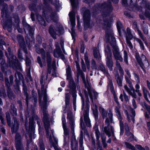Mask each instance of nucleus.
I'll use <instances>...</instances> for the list:
<instances>
[{"instance_id": "obj_1", "label": "nucleus", "mask_w": 150, "mask_h": 150, "mask_svg": "<svg viewBox=\"0 0 150 150\" xmlns=\"http://www.w3.org/2000/svg\"><path fill=\"white\" fill-rule=\"evenodd\" d=\"M106 38L110 42L112 46H113V52L114 57L116 60V66L119 71L122 72L123 70L121 68L120 64L118 62V60L120 62L123 61L122 58L119 52L118 48L115 45L116 40L113 35V33L111 30L106 32Z\"/></svg>"}, {"instance_id": "obj_2", "label": "nucleus", "mask_w": 150, "mask_h": 150, "mask_svg": "<svg viewBox=\"0 0 150 150\" xmlns=\"http://www.w3.org/2000/svg\"><path fill=\"white\" fill-rule=\"evenodd\" d=\"M44 102H40V105L41 106V109L43 111L44 115V122L45 127L47 132V135L48 137L50 138V140L51 136L49 135V129L50 128L49 123L47 122V118L48 115L47 112L46 111L47 108V96L46 94H45L43 98Z\"/></svg>"}, {"instance_id": "obj_3", "label": "nucleus", "mask_w": 150, "mask_h": 150, "mask_svg": "<svg viewBox=\"0 0 150 150\" xmlns=\"http://www.w3.org/2000/svg\"><path fill=\"white\" fill-rule=\"evenodd\" d=\"M112 115V112L109 111L108 114V117L106 119L105 121L106 126L104 127L103 129V131L105 132L109 137L111 136V133L109 131V127L110 124L113 122Z\"/></svg>"}, {"instance_id": "obj_4", "label": "nucleus", "mask_w": 150, "mask_h": 150, "mask_svg": "<svg viewBox=\"0 0 150 150\" xmlns=\"http://www.w3.org/2000/svg\"><path fill=\"white\" fill-rule=\"evenodd\" d=\"M105 54L106 57V63L107 66L110 71L113 69V62L112 58V53L110 49L107 47L105 48Z\"/></svg>"}, {"instance_id": "obj_5", "label": "nucleus", "mask_w": 150, "mask_h": 150, "mask_svg": "<svg viewBox=\"0 0 150 150\" xmlns=\"http://www.w3.org/2000/svg\"><path fill=\"white\" fill-rule=\"evenodd\" d=\"M130 78H128L127 76H125V79L127 82L128 83L129 88H128L127 85H125L124 87L125 90L127 91L128 93L132 96L134 98H137L136 94L135 93V90L132 84V82Z\"/></svg>"}, {"instance_id": "obj_6", "label": "nucleus", "mask_w": 150, "mask_h": 150, "mask_svg": "<svg viewBox=\"0 0 150 150\" xmlns=\"http://www.w3.org/2000/svg\"><path fill=\"white\" fill-rule=\"evenodd\" d=\"M8 51L9 53V56H8L6 52H5V54L7 58L10 60V64L11 63L12 66L14 68V66H16V65L18 63V61L16 60V57L12 54L11 52V49L8 48Z\"/></svg>"}, {"instance_id": "obj_7", "label": "nucleus", "mask_w": 150, "mask_h": 150, "mask_svg": "<svg viewBox=\"0 0 150 150\" xmlns=\"http://www.w3.org/2000/svg\"><path fill=\"white\" fill-rule=\"evenodd\" d=\"M89 103L88 100H87L86 102L87 105L86 110H85L84 112L83 115L84 119L87 126L88 127H90L91 126L90 121L88 117V112L89 107Z\"/></svg>"}, {"instance_id": "obj_8", "label": "nucleus", "mask_w": 150, "mask_h": 150, "mask_svg": "<svg viewBox=\"0 0 150 150\" xmlns=\"http://www.w3.org/2000/svg\"><path fill=\"white\" fill-rule=\"evenodd\" d=\"M69 16L70 18V22L72 26V28L71 29L72 32L71 33V35L73 38L74 34V32L73 30V27H74L75 25V14L74 11H71L69 13Z\"/></svg>"}, {"instance_id": "obj_9", "label": "nucleus", "mask_w": 150, "mask_h": 150, "mask_svg": "<svg viewBox=\"0 0 150 150\" xmlns=\"http://www.w3.org/2000/svg\"><path fill=\"white\" fill-rule=\"evenodd\" d=\"M84 10L85 11L83 13V18L84 20V25H88L89 24L90 21V15L89 11L88 10H86V8H83L81 9L82 11H83Z\"/></svg>"}, {"instance_id": "obj_10", "label": "nucleus", "mask_w": 150, "mask_h": 150, "mask_svg": "<svg viewBox=\"0 0 150 150\" xmlns=\"http://www.w3.org/2000/svg\"><path fill=\"white\" fill-rule=\"evenodd\" d=\"M21 137L18 133H17L15 136V143L17 150H23L20 142Z\"/></svg>"}, {"instance_id": "obj_11", "label": "nucleus", "mask_w": 150, "mask_h": 150, "mask_svg": "<svg viewBox=\"0 0 150 150\" xmlns=\"http://www.w3.org/2000/svg\"><path fill=\"white\" fill-rule=\"evenodd\" d=\"M71 68L70 67L68 66L66 69V74L67 76V79L69 81V84H72L73 86L74 85V82L70 74Z\"/></svg>"}, {"instance_id": "obj_12", "label": "nucleus", "mask_w": 150, "mask_h": 150, "mask_svg": "<svg viewBox=\"0 0 150 150\" xmlns=\"http://www.w3.org/2000/svg\"><path fill=\"white\" fill-rule=\"evenodd\" d=\"M88 92L89 95L91 99L92 100L93 103V99H96V98L97 94L93 90L90 89H88Z\"/></svg>"}, {"instance_id": "obj_13", "label": "nucleus", "mask_w": 150, "mask_h": 150, "mask_svg": "<svg viewBox=\"0 0 150 150\" xmlns=\"http://www.w3.org/2000/svg\"><path fill=\"white\" fill-rule=\"evenodd\" d=\"M121 107L120 105H117V106L115 107V112L116 113V115L118 117V119L122 118V116L121 112L120 111Z\"/></svg>"}, {"instance_id": "obj_14", "label": "nucleus", "mask_w": 150, "mask_h": 150, "mask_svg": "<svg viewBox=\"0 0 150 150\" xmlns=\"http://www.w3.org/2000/svg\"><path fill=\"white\" fill-rule=\"evenodd\" d=\"M35 120V118H32L31 120L30 119L29 122V130L31 131L33 133L34 132V120Z\"/></svg>"}, {"instance_id": "obj_15", "label": "nucleus", "mask_w": 150, "mask_h": 150, "mask_svg": "<svg viewBox=\"0 0 150 150\" xmlns=\"http://www.w3.org/2000/svg\"><path fill=\"white\" fill-rule=\"evenodd\" d=\"M92 109L94 116L95 117H96L98 115V111L97 107L95 103H93L92 105Z\"/></svg>"}, {"instance_id": "obj_16", "label": "nucleus", "mask_w": 150, "mask_h": 150, "mask_svg": "<svg viewBox=\"0 0 150 150\" xmlns=\"http://www.w3.org/2000/svg\"><path fill=\"white\" fill-rule=\"evenodd\" d=\"M74 122L73 120L71 121L70 122V125L71 126V129L72 132L73 136L72 137L71 142L73 143L74 141L75 140V137L74 135Z\"/></svg>"}, {"instance_id": "obj_17", "label": "nucleus", "mask_w": 150, "mask_h": 150, "mask_svg": "<svg viewBox=\"0 0 150 150\" xmlns=\"http://www.w3.org/2000/svg\"><path fill=\"white\" fill-rule=\"evenodd\" d=\"M142 88L145 98L147 101H149V100L148 99L147 97V95L149 94L148 91L147 90L146 88L144 86L142 87Z\"/></svg>"}, {"instance_id": "obj_18", "label": "nucleus", "mask_w": 150, "mask_h": 150, "mask_svg": "<svg viewBox=\"0 0 150 150\" xmlns=\"http://www.w3.org/2000/svg\"><path fill=\"white\" fill-rule=\"evenodd\" d=\"M93 55L94 57L98 59H99L100 58V56L98 48H95L93 50Z\"/></svg>"}, {"instance_id": "obj_19", "label": "nucleus", "mask_w": 150, "mask_h": 150, "mask_svg": "<svg viewBox=\"0 0 150 150\" xmlns=\"http://www.w3.org/2000/svg\"><path fill=\"white\" fill-rule=\"evenodd\" d=\"M127 34L126 36V40H127V37H128V39L130 40H131L133 38V36L131 34L130 30L129 28H127Z\"/></svg>"}, {"instance_id": "obj_20", "label": "nucleus", "mask_w": 150, "mask_h": 150, "mask_svg": "<svg viewBox=\"0 0 150 150\" xmlns=\"http://www.w3.org/2000/svg\"><path fill=\"white\" fill-rule=\"evenodd\" d=\"M49 32L50 34L53 38L54 39H55L56 38V33L54 32L52 26L50 27L49 29Z\"/></svg>"}, {"instance_id": "obj_21", "label": "nucleus", "mask_w": 150, "mask_h": 150, "mask_svg": "<svg viewBox=\"0 0 150 150\" xmlns=\"http://www.w3.org/2000/svg\"><path fill=\"white\" fill-rule=\"evenodd\" d=\"M94 129L95 131V133L96 137L97 140H99L100 136V133L99 131L98 130V128L97 126H95L94 127Z\"/></svg>"}, {"instance_id": "obj_22", "label": "nucleus", "mask_w": 150, "mask_h": 150, "mask_svg": "<svg viewBox=\"0 0 150 150\" xmlns=\"http://www.w3.org/2000/svg\"><path fill=\"white\" fill-rule=\"evenodd\" d=\"M61 53L60 49H55L54 52V56L55 57H58L59 56L60 54Z\"/></svg>"}, {"instance_id": "obj_23", "label": "nucleus", "mask_w": 150, "mask_h": 150, "mask_svg": "<svg viewBox=\"0 0 150 150\" xmlns=\"http://www.w3.org/2000/svg\"><path fill=\"white\" fill-rule=\"evenodd\" d=\"M99 110L101 113L103 118H104L106 117L107 116V113L104 109L103 108L100 107V108Z\"/></svg>"}, {"instance_id": "obj_24", "label": "nucleus", "mask_w": 150, "mask_h": 150, "mask_svg": "<svg viewBox=\"0 0 150 150\" xmlns=\"http://www.w3.org/2000/svg\"><path fill=\"white\" fill-rule=\"evenodd\" d=\"M125 134L128 136L129 137V138L128 140L129 141H132L133 140L134 138V135L129 131H126Z\"/></svg>"}, {"instance_id": "obj_25", "label": "nucleus", "mask_w": 150, "mask_h": 150, "mask_svg": "<svg viewBox=\"0 0 150 150\" xmlns=\"http://www.w3.org/2000/svg\"><path fill=\"white\" fill-rule=\"evenodd\" d=\"M134 38L135 40L139 42L140 45V47L141 48L142 50H144V47L142 41L138 38Z\"/></svg>"}, {"instance_id": "obj_26", "label": "nucleus", "mask_w": 150, "mask_h": 150, "mask_svg": "<svg viewBox=\"0 0 150 150\" xmlns=\"http://www.w3.org/2000/svg\"><path fill=\"white\" fill-rule=\"evenodd\" d=\"M10 112L11 114L13 116H16L17 114L16 112V109L13 106H11Z\"/></svg>"}, {"instance_id": "obj_27", "label": "nucleus", "mask_w": 150, "mask_h": 150, "mask_svg": "<svg viewBox=\"0 0 150 150\" xmlns=\"http://www.w3.org/2000/svg\"><path fill=\"white\" fill-rule=\"evenodd\" d=\"M115 78L117 79V82L120 86H122V79L120 78L118 75H117L115 76Z\"/></svg>"}, {"instance_id": "obj_28", "label": "nucleus", "mask_w": 150, "mask_h": 150, "mask_svg": "<svg viewBox=\"0 0 150 150\" xmlns=\"http://www.w3.org/2000/svg\"><path fill=\"white\" fill-rule=\"evenodd\" d=\"M23 25L24 27V29L25 30L26 29L30 33V31L31 29L30 26L26 23H23Z\"/></svg>"}, {"instance_id": "obj_29", "label": "nucleus", "mask_w": 150, "mask_h": 150, "mask_svg": "<svg viewBox=\"0 0 150 150\" xmlns=\"http://www.w3.org/2000/svg\"><path fill=\"white\" fill-rule=\"evenodd\" d=\"M37 18L38 21L40 22V23L41 25H43L44 26L45 25V22L44 21V20L42 18L41 16H40L39 17L38 16Z\"/></svg>"}, {"instance_id": "obj_30", "label": "nucleus", "mask_w": 150, "mask_h": 150, "mask_svg": "<svg viewBox=\"0 0 150 150\" xmlns=\"http://www.w3.org/2000/svg\"><path fill=\"white\" fill-rule=\"evenodd\" d=\"M17 38L20 44H24V41L23 38L21 36L19 35L17 36Z\"/></svg>"}, {"instance_id": "obj_31", "label": "nucleus", "mask_w": 150, "mask_h": 150, "mask_svg": "<svg viewBox=\"0 0 150 150\" xmlns=\"http://www.w3.org/2000/svg\"><path fill=\"white\" fill-rule=\"evenodd\" d=\"M6 118L8 125L11 126V118L9 114L8 113H6Z\"/></svg>"}, {"instance_id": "obj_32", "label": "nucleus", "mask_w": 150, "mask_h": 150, "mask_svg": "<svg viewBox=\"0 0 150 150\" xmlns=\"http://www.w3.org/2000/svg\"><path fill=\"white\" fill-rule=\"evenodd\" d=\"M64 130V138L65 139L66 138V136H67L69 134V131L68 130V129L66 127H63Z\"/></svg>"}, {"instance_id": "obj_33", "label": "nucleus", "mask_w": 150, "mask_h": 150, "mask_svg": "<svg viewBox=\"0 0 150 150\" xmlns=\"http://www.w3.org/2000/svg\"><path fill=\"white\" fill-rule=\"evenodd\" d=\"M124 60L126 64H127L128 63V56L127 55V52L125 50L124 51Z\"/></svg>"}, {"instance_id": "obj_34", "label": "nucleus", "mask_w": 150, "mask_h": 150, "mask_svg": "<svg viewBox=\"0 0 150 150\" xmlns=\"http://www.w3.org/2000/svg\"><path fill=\"white\" fill-rule=\"evenodd\" d=\"M14 124L13 125V127L12 128L14 129V128L17 129L18 127V124L17 121V120L16 119V118H14Z\"/></svg>"}, {"instance_id": "obj_35", "label": "nucleus", "mask_w": 150, "mask_h": 150, "mask_svg": "<svg viewBox=\"0 0 150 150\" xmlns=\"http://www.w3.org/2000/svg\"><path fill=\"white\" fill-rule=\"evenodd\" d=\"M99 69L102 71L104 73H107V71L106 70L103 64H100L99 67Z\"/></svg>"}, {"instance_id": "obj_36", "label": "nucleus", "mask_w": 150, "mask_h": 150, "mask_svg": "<svg viewBox=\"0 0 150 150\" xmlns=\"http://www.w3.org/2000/svg\"><path fill=\"white\" fill-rule=\"evenodd\" d=\"M37 52L38 53H41L42 54V58L43 59H45V56H44V55H45V53L44 52V50L42 49H40V50H38Z\"/></svg>"}, {"instance_id": "obj_37", "label": "nucleus", "mask_w": 150, "mask_h": 150, "mask_svg": "<svg viewBox=\"0 0 150 150\" xmlns=\"http://www.w3.org/2000/svg\"><path fill=\"white\" fill-rule=\"evenodd\" d=\"M127 44L128 45L131 49H132L133 48V45L131 42L128 39V37H127Z\"/></svg>"}, {"instance_id": "obj_38", "label": "nucleus", "mask_w": 150, "mask_h": 150, "mask_svg": "<svg viewBox=\"0 0 150 150\" xmlns=\"http://www.w3.org/2000/svg\"><path fill=\"white\" fill-rule=\"evenodd\" d=\"M125 145L128 148L130 149L133 150H134L135 149V147L134 146L131 145L130 144L128 143H125Z\"/></svg>"}, {"instance_id": "obj_39", "label": "nucleus", "mask_w": 150, "mask_h": 150, "mask_svg": "<svg viewBox=\"0 0 150 150\" xmlns=\"http://www.w3.org/2000/svg\"><path fill=\"white\" fill-rule=\"evenodd\" d=\"M133 74L136 81H137V83H139L140 81L139 80V76L135 73H133Z\"/></svg>"}, {"instance_id": "obj_40", "label": "nucleus", "mask_w": 150, "mask_h": 150, "mask_svg": "<svg viewBox=\"0 0 150 150\" xmlns=\"http://www.w3.org/2000/svg\"><path fill=\"white\" fill-rule=\"evenodd\" d=\"M85 62L86 64L87 68H89V62L88 60V57L87 56L86 54H85Z\"/></svg>"}, {"instance_id": "obj_41", "label": "nucleus", "mask_w": 150, "mask_h": 150, "mask_svg": "<svg viewBox=\"0 0 150 150\" xmlns=\"http://www.w3.org/2000/svg\"><path fill=\"white\" fill-rule=\"evenodd\" d=\"M110 129L112 133V134L113 140L114 141H115L116 139V138L115 137L114 134V129L113 127L111 126H110Z\"/></svg>"}, {"instance_id": "obj_42", "label": "nucleus", "mask_w": 150, "mask_h": 150, "mask_svg": "<svg viewBox=\"0 0 150 150\" xmlns=\"http://www.w3.org/2000/svg\"><path fill=\"white\" fill-rule=\"evenodd\" d=\"M5 42L2 40H0V49L1 50H3V45H5Z\"/></svg>"}, {"instance_id": "obj_43", "label": "nucleus", "mask_w": 150, "mask_h": 150, "mask_svg": "<svg viewBox=\"0 0 150 150\" xmlns=\"http://www.w3.org/2000/svg\"><path fill=\"white\" fill-rule=\"evenodd\" d=\"M137 31L141 38L143 40V41H144V39L141 31L138 29H137Z\"/></svg>"}, {"instance_id": "obj_44", "label": "nucleus", "mask_w": 150, "mask_h": 150, "mask_svg": "<svg viewBox=\"0 0 150 150\" xmlns=\"http://www.w3.org/2000/svg\"><path fill=\"white\" fill-rule=\"evenodd\" d=\"M58 34L59 35L63 33V29L62 27H60V28L58 29Z\"/></svg>"}, {"instance_id": "obj_45", "label": "nucleus", "mask_w": 150, "mask_h": 150, "mask_svg": "<svg viewBox=\"0 0 150 150\" xmlns=\"http://www.w3.org/2000/svg\"><path fill=\"white\" fill-rule=\"evenodd\" d=\"M48 68L47 72V75L46 76V79L47 78L48 76V74H50L51 73V68L49 67V64H48Z\"/></svg>"}, {"instance_id": "obj_46", "label": "nucleus", "mask_w": 150, "mask_h": 150, "mask_svg": "<svg viewBox=\"0 0 150 150\" xmlns=\"http://www.w3.org/2000/svg\"><path fill=\"white\" fill-rule=\"evenodd\" d=\"M30 60L27 57L26 58L25 60V63L27 66L28 67L29 66L30 64Z\"/></svg>"}, {"instance_id": "obj_47", "label": "nucleus", "mask_w": 150, "mask_h": 150, "mask_svg": "<svg viewBox=\"0 0 150 150\" xmlns=\"http://www.w3.org/2000/svg\"><path fill=\"white\" fill-rule=\"evenodd\" d=\"M37 61L38 63L39 64L40 66L41 67H42V63H41V58L40 57H37Z\"/></svg>"}, {"instance_id": "obj_48", "label": "nucleus", "mask_w": 150, "mask_h": 150, "mask_svg": "<svg viewBox=\"0 0 150 150\" xmlns=\"http://www.w3.org/2000/svg\"><path fill=\"white\" fill-rule=\"evenodd\" d=\"M110 87V88L111 91L112 92H114V88L112 85V82H110L109 84L108 85Z\"/></svg>"}, {"instance_id": "obj_49", "label": "nucleus", "mask_w": 150, "mask_h": 150, "mask_svg": "<svg viewBox=\"0 0 150 150\" xmlns=\"http://www.w3.org/2000/svg\"><path fill=\"white\" fill-rule=\"evenodd\" d=\"M47 86L46 85H45V86L44 85H42V86L41 88V90L42 92H43L44 90V92L45 93L46 92V89L47 88Z\"/></svg>"}, {"instance_id": "obj_50", "label": "nucleus", "mask_w": 150, "mask_h": 150, "mask_svg": "<svg viewBox=\"0 0 150 150\" xmlns=\"http://www.w3.org/2000/svg\"><path fill=\"white\" fill-rule=\"evenodd\" d=\"M120 120V128L121 129L122 128H123V122L122 121V118L121 119H119Z\"/></svg>"}, {"instance_id": "obj_51", "label": "nucleus", "mask_w": 150, "mask_h": 150, "mask_svg": "<svg viewBox=\"0 0 150 150\" xmlns=\"http://www.w3.org/2000/svg\"><path fill=\"white\" fill-rule=\"evenodd\" d=\"M18 58L20 59L21 60L23 59V58L22 56V54L20 52V51L19 50L18 52Z\"/></svg>"}, {"instance_id": "obj_52", "label": "nucleus", "mask_w": 150, "mask_h": 150, "mask_svg": "<svg viewBox=\"0 0 150 150\" xmlns=\"http://www.w3.org/2000/svg\"><path fill=\"white\" fill-rule=\"evenodd\" d=\"M47 62L48 63H49L51 60V58L49 52L47 53Z\"/></svg>"}, {"instance_id": "obj_53", "label": "nucleus", "mask_w": 150, "mask_h": 150, "mask_svg": "<svg viewBox=\"0 0 150 150\" xmlns=\"http://www.w3.org/2000/svg\"><path fill=\"white\" fill-rule=\"evenodd\" d=\"M62 122L63 127H66V122L65 118H63V117H62Z\"/></svg>"}, {"instance_id": "obj_54", "label": "nucleus", "mask_w": 150, "mask_h": 150, "mask_svg": "<svg viewBox=\"0 0 150 150\" xmlns=\"http://www.w3.org/2000/svg\"><path fill=\"white\" fill-rule=\"evenodd\" d=\"M132 104L133 106L134 109L137 108V106L136 104V103L134 99H133L132 100Z\"/></svg>"}, {"instance_id": "obj_55", "label": "nucleus", "mask_w": 150, "mask_h": 150, "mask_svg": "<svg viewBox=\"0 0 150 150\" xmlns=\"http://www.w3.org/2000/svg\"><path fill=\"white\" fill-rule=\"evenodd\" d=\"M117 26L118 29H120L122 26V24L120 21H118L117 23Z\"/></svg>"}, {"instance_id": "obj_56", "label": "nucleus", "mask_w": 150, "mask_h": 150, "mask_svg": "<svg viewBox=\"0 0 150 150\" xmlns=\"http://www.w3.org/2000/svg\"><path fill=\"white\" fill-rule=\"evenodd\" d=\"M76 94L75 93L73 95V97L74 98L73 100V104L74 105V106L76 104Z\"/></svg>"}, {"instance_id": "obj_57", "label": "nucleus", "mask_w": 150, "mask_h": 150, "mask_svg": "<svg viewBox=\"0 0 150 150\" xmlns=\"http://www.w3.org/2000/svg\"><path fill=\"white\" fill-rule=\"evenodd\" d=\"M125 112L126 115L127 116V118L128 119V120L129 121H130V118L129 116L128 115V113L127 112V111L126 110H125Z\"/></svg>"}, {"instance_id": "obj_58", "label": "nucleus", "mask_w": 150, "mask_h": 150, "mask_svg": "<svg viewBox=\"0 0 150 150\" xmlns=\"http://www.w3.org/2000/svg\"><path fill=\"white\" fill-rule=\"evenodd\" d=\"M136 147L139 150H144V149L140 145H137L136 146Z\"/></svg>"}, {"instance_id": "obj_59", "label": "nucleus", "mask_w": 150, "mask_h": 150, "mask_svg": "<svg viewBox=\"0 0 150 150\" xmlns=\"http://www.w3.org/2000/svg\"><path fill=\"white\" fill-rule=\"evenodd\" d=\"M123 94L124 96V98L126 101H128L129 100L128 97L125 94V92L124 91L123 92Z\"/></svg>"}, {"instance_id": "obj_60", "label": "nucleus", "mask_w": 150, "mask_h": 150, "mask_svg": "<svg viewBox=\"0 0 150 150\" xmlns=\"http://www.w3.org/2000/svg\"><path fill=\"white\" fill-rule=\"evenodd\" d=\"M80 125L82 129H83L84 127H83V122L82 117H81L80 118Z\"/></svg>"}, {"instance_id": "obj_61", "label": "nucleus", "mask_w": 150, "mask_h": 150, "mask_svg": "<svg viewBox=\"0 0 150 150\" xmlns=\"http://www.w3.org/2000/svg\"><path fill=\"white\" fill-rule=\"evenodd\" d=\"M135 91L137 93L138 95L139 96H142V94L140 92L139 90V89H136L135 90Z\"/></svg>"}, {"instance_id": "obj_62", "label": "nucleus", "mask_w": 150, "mask_h": 150, "mask_svg": "<svg viewBox=\"0 0 150 150\" xmlns=\"http://www.w3.org/2000/svg\"><path fill=\"white\" fill-rule=\"evenodd\" d=\"M56 17V16L55 14H52L50 17L51 19L54 21V18H55Z\"/></svg>"}, {"instance_id": "obj_63", "label": "nucleus", "mask_w": 150, "mask_h": 150, "mask_svg": "<svg viewBox=\"0 0 150 150\" xmlns=\"http://www.w3.org/2000/svg\"><path fill=\"white\" fill-rule=\"evenodd\" d=\"M101 139H102V142H105L106 137H105V136L104 135H102Z\"/></svg>"}, {"instance_id": "obj_64", "label": "nucleus", "mask_w": 150, "mask_h": 150, "mask_svg": "<svg viewBox=\"0 0 150 150\" xmlns=\"http://www.w3.org/2000/svg\"><path fill=\"white\" fill-rule=\"evenodd\" d=\"M146 60V57L145 55L142 54L141 57V60L142 61H145Z\"/></svg>"}]
</instances>
